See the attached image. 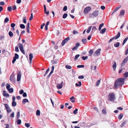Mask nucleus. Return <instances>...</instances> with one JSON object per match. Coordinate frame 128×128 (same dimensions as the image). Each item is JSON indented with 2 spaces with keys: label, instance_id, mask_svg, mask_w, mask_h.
<instances>
[{
  "label": "nucleus",
  "instance_id": "nucleus-1",
  "mask_svg": "<svg viewBox=\"0 0 128 128\" xmlns=\"http://www.w3.org/2000/svg\"><path fill=\"white\" fill-rule=\"evenodd\" d=\"M125 78H124L117 79L115 81L114 83V88L115 89H116L120 86H122L124 83V80Z\"/></svg>",
  "mask_w": 128,
  "mask_h": 128
},
{
  "label": "nucleus",
  "instance_id": "nucleus-2",
  "mask_svg": "<svg viewBox=\"0 0 128 128\" xmlns=\"http://www.w3.org/2000/svg\"><path fill=\"white\" fill-rule=\"evenodd\" d=\"M108 100L110 101L113 102L116 100L115 94L114 93L109 94L108 96Z\"/></svg>",
  "mask_w": 128,
  "mask_h": 128
},
{
  "label": "nucleus",
  "instance_id": "nucleus-3",
  "mask_svg": "<svg viewBox=\"0 0 128 128\" xmlns=\"http://www.w3.org/2000/svg\"><path fill=\"white\" fill-rule=\"evenodd\" d=\"M99 14V11L98 10L94 11L92 14L90 15V18L96 17H97Z\"/></svg>",
  "mask_w": 128,
  "mask_h": 128
},
{
  "label": "nucleus",
  "instance_id": "nucleus-4",
  "mask_svg": "<svg viewBox=\"0 0 128 128\" xmlns=\"http://www.w3.org/2000/svg\"><path fill=\"white\" fill-rule=\"evenodd\" d=\"M52 53V51L50 50H48L46 51L45 54V56L47 58H48L51 56Z\"/></svg>",
  "mask_w": 128,
  "mask_h": 128
},
{
  "label": "nucleus",
  "instance_id": "nucleus-5",
  "mask_svg": "<svg viewBox=\"0 0 128 128\" xmlns=\"http://www.w3.org/2000/svg\"><path fill=\"white\" fill-rule=\"evenodd\" d=\"M13 73L10 75V80L12 82H16V80L14 77V75L13 74Z\"/></svg>",
  "mask_w": 128,
  "mask_h": 128
},
{
  "label": "nucleus",
  "instance_id": "nucleus-6",
  "mask_svg": "<svg viewBox=\"0 0 128 128\" xmlns=\"http://www.w3.org/2000/svg\"><path fill=\"white\" fill-rule=\"evenodd\" d=\"M120 32H118V34L117 36H116L115 37L112 38L111 39H110L109 41L108 42H111L114 39V38H115L116 40L120 36Z\"/></svg>",
  "mask_w": 128,
  "mask_h": 128
},
{
  "label": "nucleus",
  "instance_id": "nucleus-7",
  "mask_svg": "<svg viewBox=\"0 0 128 128\" xmlns=\"http://www.w3.org/2000/svg\"><path fill=\"white\" fill-rule=\"evenodd\" d=\"M19 56L18 55L17 53H15L14 54V56L13 57V59L12 60V63L14 64L16 60V59L19 58Z\"/></svg>",
  "mask_w": 128,
  "mask_h": 128
},
{
  "label": "nucleus",
  "instance_id": "nucleus-8",
  "mask_svg": "<svg viewBox=\"0 0 128 128\" xmlns=\"http://www.w3.org/2000/svg\"><path fill=\"white\" fill-rule=\"evenodd\" d=\"M91 9V8L90 7H87L84 10V14H86L88 13V12H89Z\"/></svg>",
  "mask_w": 128,
  "mask_h": 128
},
{
  "label": "nucleus",
  "instance_id": "nucleus-9",
  "mask_svg": "<svg viewBox=\"0 0 128 128\" xmlns=\"http://www.w3.org/2000/svg\"><path fill=\"white\" fill-rule=\"evenodd\" d=\"M101 49L100 48H98L97 50L94 52V55L95 56H98L100 54V51Z\"/></svg>",
  "mask_w": 128,
  "mask_h": 128
},
{
  "label": "nucleus",
  "instance_id": "nucleus-10",
  "mask_svg": "<svg viewBox=\"0 0 128 128\" xmlns=\"http://www.w3.org/2000/svg\"><path fill=\"white\" fill-rule=\"evenodd\" d=\"M19 48L21 52L24 54H25V53L24 50L23 46V44H20V45L19 46Z\"/></svg>",
  "mask_w": 128,
  "mask_h": 128
},
{
  "label": "nucleus",
  "instance_id": "nucleus-11",
  "mask_svg": "<svg viewBox=\"0 0 128 128\" xmlns=\"http://www.w3.org/2000/svg\"><path fill=\"white\" fill-rule=\"evenodd\" d=\"M128 60V56H127L126 58H124L122 61L121 64L122 66H124L125 64V63Z\"/></svg>",
  "mask_w": 128,
  "mask_h": 128
},
{
  "label": "nucleus",
  "instance_id": "nucleus-12",
  "mask_svg": "<svg viewBox=\"0 0 128 128\" xmlns=\"http://www.w3.org/2000/svg\"><path fill=\"white\" fill-rule=\"evenodd\" d=\"M21 75L20 74V72L17 75V81L18 82L20 80L21 77Z\"/></svg>",
  "mask_w": 128,
  "mask_h": 128
},
{
  "label": "nucleus",
  "instance_id": "nucleus-13",
  "mask_svg": "<svg viewBox=\"0 0 128 128\" xmlns=\"http://www.w3.org/2000/svg\"><path fill=\"white\" fill-rule=\"evenodd\" d=\"M63 83V82L62 81L61 82L60 84H58L56 86L57 88L58 89H61L63 87L62 84Z\"/></svg>",
  "mask_w": 128,
  "mask_h": 128
},
{
  "label": "nucleus",
  "instance_id": "nucleus-14",
  "mask_svg": "<svg viewBox=\"0 0 128 128\" xmlns=\"http://www.w3.org/2000/svg\"><path fill=\"white\" fill-rule=\"evenodd\" d=\"M6 92L5 90H4L3 91V95L4 96H6V97H8L9 95L8 94L5 93Z\"/></svg>",
  "mask_w": 128,
  "mask_h": 128
},
{
  "label": "nucleus",
  "instance_id": "nucleus-15",
  "mask_svg": "<svg viewBox=\"0 0 128 128\" xmlns=\"http://www.w3.org/2000/svg\"><path fill=\"white\" fill-rule=\"evenodd\" d=\"M30 25V23L29 22L28 23L26 27V31L27 32H29Z\"/></svg>",
  "mask_w": 128,
  "mask_h": 128
},
{
  "label": "nucleus",
  "instance_id": "nucleus-16",
  "mask_svg": "<svg viewBox=\"0 0 128 128\" xmlns=\"http://www.w3.org/2000/svg\"><path fill=\"white\" fill-rule=\"evenodd\" d=\"M120 7L121 6H117L115 8L114 10L112 12L111 15L113 14L116 11L118 10L120 8Z\"/></svg>",
  "mask_w": 128,
  "mask_h": 128
},
{
  "label": "nucleus",
  "instance_id": "nucleus-17",
  "mask_svg": "<svg viewBox=\"0 0 128 128\" xmlns=\"http://www.w3.org/2000/svg\"><path fill=\"white\" fill-rule=\"evenodd\" d=\"M29 102L28 100V99L27 98H24L23 99L22 101V102L23 104H24L26 102Z\"/></svg>",
  "mask_w": 128,
  "mask_h": 128
},
{
  "label": "nucleus",
  "instance_id": "nucleus-18",
  "mask_svg": "<svg viewBox=\"0 0 128 128\" xmlns=\"http://www.w3.org/2000/svg\"><path fill=\"white\" fill-rule=\"evenodd\" d=\"M94 52V50H90L89 51V54H88V56H92V54Z\"/></svg>",
  "mask_w": 128,
  "mask_h": 128
},
{
  "label": "nucleus",
  "instance_id": "nucleus-19",
  "mask_svg": "<svg viewBox=\"0 0 128 128\" xmlns=\"http://www.w3.org/2000/svg\"><path fill=\"white\" fill-rule=\"evenodd\" d=\"M127 122L126 120H125L121 124L120 126L121 127H122L124 126L126 124Z\"/></svg>",
  "mask_w": 128,
  "mask_h": 128
},
{
  "label": "nucleus",
  "instance_id": "nucleus-20",
  "mask_svg": "<svg viewBox=\"0 0 128 128\" xmlns=\"http://www.w3.org/2000/svg\"><path fill=\"white\" fill-rule=\"evenodd\" d=\"M116 62H114V64L112 66L113 68V70L114 71H115L116 70Z\"/></svg>",
  "mask_w": 128,
  "mask_h": 128
},
{
  "label": "nucleus",
  "instance_id": "nucleus-21",
  "mask_svg": "<svg viewBox=\"0 0 128 128\" xmlns=\"http://www.w3.org/2000/svg\"><path fill=\"white\" fill-rule=\"evenodd\" d=\"M125 13V10H122L120 12V15L123 16Z\"/></svg>",
  "mask_w": 128,
  "mask_h": 128
},
{
  "label": "nucleus",
  "instance_id": "nucleus-22",
  "mask_svg": "<svg viewBox=\"0 0 128 128\" xmlns=\"http://www.w3.org/2000/svg\"><path fill=\"white\" fill-rule=\"evenodd\" d=\"M20 28L22 29H24L25 28V26L24 24H20Z\"/></svg>",
  "mask_w": 128,
  "mask_h": 128
},
{
  "label": "nucleus",
  "instance_id": "nucleus-23",
  "mask_svg": "<svg viewBox=\"0 0 128 128\" xmlns=\"http://www.w3.org/2000/svg\"><path fill=\"white\" fill-rule=\"evenodd\" d=\"M78 83H78H76L75 84L76 86H80L82 85L81 82L80 81H79L78 82Z\"/></svg>",
  "mask_w": 128,
  "mask_h": 128
},
{
  "label": "nucleus",
  "instance_id": "nucleus-24",
  "mask_svg": "<svg viewBox=\"0 0 128 128\" xmlns=\"http://www.w3.org/2000/svg\"><path fill=\"white\" fill-rule=\"evenodd\" d=\"M128 39V37H126L122 43V45H124L125 44L126 42Z\"/></svg>",
  "mask_w": 128,
  "mask_h": 128
},
{
  "label": "nucleus",
  "instance_id": "nucleus-25",
  "mask_svg": "<svg viewBox=\"0 0 128 128\" xmlns=\"http://www.w3.org/2000/svg\"><path fill=\"white\" fill-rule=\"evenodd\" d=\"M100 80L101 79H100L96 82V86H98L100 83Z\"/></svg>",
  "mask_w": 128,
  "mask_h": 128
},
{
  "label": "nucleus",
  "instance_id": "nucleus-26",
  "mask_svg": "<svg viewBox=\"0 0 128 128\" xmlns=\"http://www.w3.org/2000/svg\"><path fill=\"white\" fill-rule=\"evenodd\" d=\"M124 76L125 78V79L126 78L128 77V72H125L124 74Z\"/></svg>",
  "mask_w": 128,
  "mask_h": 128
},
{
  "label": "nucleus",
  "instance_id": "nucleus-27",
  "mask_svg": "<svg viewBox=\"0 0 128 128\" xmlns=\"http://www.w3.org/2000/svg\"><path fill=\"white\" fill-rule=\"evenodd\" d=\"M120 45V42H118L114 44V46L118 48L119 47Z\"/></svg>",
  "mask_w": 128,
  "mask_h": 128
},
{
  "label": "nucleus",
  "instance_id": "nucleus-28",
  "mask_svg": "<svg viewBox=\"0 0 128 128\" xmlns=\"http://www.w3.org/2000/svg\"><path fill=\"white\" fill-rule=\"evenodd\" d=\"M123 114H120L118 116V118L119 120H121L122 118Z\"/></svg>",
  "mask_w": 128,
  "mask_h": 128
},
{
  "label": "nucleus",
  "instance_id": "nucleus-29",
  "mask_svg": "<svg viewBox=\"0 0 128 128\" xmlns=\"http://www.w3.org/2000/svg\"><path fill=\"white\" fill-rule=\"evenodd\" d=\"M22 21L23 23L24 24H26V17L24 16L23 17V18L22 19Z\"/></svg>",
  "mask_w": 128,
  "mask_h": 128
},
{
  "label": "nucleus",
  "instance_id": "nucleus-30",
  "mask_svg": "<svg viewBox=\"0 0 128 128\" xmlns=\"http://www.w3.org/2000/svg\"><path fill=\"white\" fill-rule=\"evenodd\" d=\"M97 29V28L96 26H94L92 28V31L91 32H94Z\"/></svg>",
  "mask_w": 128,
  "mask_h": 128
},
{
  "label": "nucleus",
  "instance_id": "nucleus-31",
  "mask_svg": "<svg viewBox=\"0 0 128 128\" xmlns=\"http://www.w3.org/2000/svg\"><path fill=\"white\" fill-rule=\"evenodd\" d=\"M20 117V111L17 112L16 113V118L18 119Z\"/></svg>",
  "mask_w": 128,
  "mask_h": 128
},
{
  "label": "nucleus",
  "instance_id": "nucleus-32",
  "mask_svg": "<svg viewBox=\"0 0 128 128\" xmlns=\"http://www.w3.org/2000/svg\"><path fill=\"white\" fill-rule=\"evenodd\" d=\"M104 25V24L103 23H102L100 25L98 28V30H100L102 27Z\"/></svg>",
  "mask_w": 128,
  "mask_h": 128
},
{
  "label": "nucleus",
  "instance_id": "nucleus-33",
  "mask_svg": "<svg viewBox=\"0 0 128 128\" xmlns=\"http://www.w3.org/2000/svg\"><path fill=\"white\" fill-rule=\"evenodd\" d=\"M16 103L15 101H12V106H16Z\"/></svg>",
  "mask_w": 128,
  "mask_h": 128
},
{
  "label": "nucleus",
  "instance_id": "nucleus-34",
  "mask_svg": "<svg viewBox=\"0 0 128 128\" xmlns=\"http://www.w3.org/2000/svg\"><path fill=\"white\" fill-rule=\"evenodd\" d=\"M17 122L18 124L20 125L21 123V121L20 119H18L17 120Z\"/></svg>",
  "mask_w": 128,
  "mask_h": 128
},
{
  "label": "nucleus",
  "instance_id": "nucleus-35",
  "mask_svg": "<svg viewBox=\"0 0 128 128\" xmlns=\"http://www.w3.org/2000/svg\"><path fill=\"white\" fill-rule=\"evenodd\" d=\"M40 111L39 110H37L36 112V115L38 116H40Z\"/></svg>",
  "mask_w": 128,
  "mask_h": 128
},
{
  "label": "nucleus",
  "instance_id": "nucleus-36",
  "mask_svg": "<svg viewBox=\"0 0 128 128\" xmlns=\"http://www.w3.org/2000/svg\"><path fill=\"white\" fill-rule=\"evenodd\" d=\"M6 86L7 89L8 90V89H9L10 87V86L9 84L7 83L6 84Z\"/></svg>",
  "mask_w": 128,
  "mask_h": 128
},
{
  "label": "nucleus",
  "instance_id": "nucleus-37",
  "mask_svg": "<svg viewBox=\"0 0 128 128\" xmlns=\"http://www.w3.org/2000/svg\"><path fill=\"white\" fill-rule=\"evenodd\" d=\"M102 112L103 113V114H104L105 115H106L107 114V112L106 111L105 109H103L102 110Z\"/></svg>",
  "mask_w": 128,
  "mask_h": 128
},
{
  "label": "nucleus",
  "instance_id": "nucleus-38",
  "mask_svg": "<svg viewBox=\"0 0 128 128\" xmlns=\"http://www.w3.org/2000/svg\"><path fill=\"white\" fill-rule=\"evenodd\" d=\"M8 90L10 93H12L14 91L13 89L12 88H10L9 89H8Z\"/></svg>",
  "mask_w": 128,
  "mask_h": 128
},
{
  "label": "nucleus",
  "instance_id": "nucleus-39",
  "mask_svg": "<svg viewBox=\"0 0 128 128\" xmlns=\"http://www.w3.org/2000/svg\"><path fill=\"white\" fill-rule=\"evenodd\" d=\"M4 104L6 109H8V108H9V107L8 104Z\"/></svg>",
  "mask_w": 128,
  "mask_h": 128
},
{
  "label": "nucleus",
  "instance_id": "nucleus-40",
  "mask_svg": "<svg viewBox=\"0 0 128 128\" xmlns=\"http://www.w3.org/2000/svg\"><path fill=\"white\" fill-rule=\"evenodd\" d=\"M9 20L8 18L6 17L5 18L4 20V22L5 23H6Z\"/></svg>",
  "mask_w": 128,
  "mask_h": 128
},
{
  "label": "nucleus",
  "instance_id": "nucleus-41",
  "mask_svg": "<svg viewBox=\"0 0 128 128\" xmlns=\"http://www.w3.org/2000/svg\"><path fill=\"white\" fill-rule=\"evenodd\" d=\"M87 40L86 39H82V42L83 44H85L87 42Z\"/></svg>",
  "mask_w": 128,
  "mask_h": 128
},
{
  "label": "nucleus",
  "instance_id": "nucleus-42",
  "mask_svg": "<svg viewBox=\"0 0 128 128\" xmlns=\"http://www.w3.org/2000/svg\"><path fill=\"white\" fill-rule=\"evenodd\" d=\"M68 14H67L64 13L63 15L62 18H66Z\"/></svg>",
  "mask_w": 128,
  "mask_h": 128
},
{
  "label": "nucleus",
  "instance_id": "nucleus-43",
  "mask_svg": "<svg viewBox=\"0 0 128 128\" xmlns=\"http://www.w3.org/2000/svg\"><path fill=\"white\" fill-rule=\"evenodd\" d=\"M80 56V55L79 54H76L75 56L74 60H76Z\"/></svg>",
  "mask_w": 128,
  "mask_h": 128
},
{
  "label": "nucleus",
  "instance_id": "nucleus-44",
  "mask_svg": "<svg viewBox=\"0 0 128 128\" xmlns=\"http://www.w3.org/2000/svg\"><path fill=\"white\" fill-rule=\"evenodd\" d=\"M12 9V7L11 6H9L7 8L8 10L10 12H11Z\"/></svg>",
  "mask_w": 128,
  "mask_h": 128
},
{
  "label": "nucleus",
  "instance_id": "nucleus-45",
  "mask_svg": "<svg viewBox=\"0 0 128 128\" xmlns=\"http://www.w3.org/2000/svg\"><path fill=\"white\" fill-rule=\"evenodd\" d=\"M70 39V38L69 37H68L64 39V40L66 42H68Z\"/></svg>",
  "mask_w": 128,
  "mask_h": 128
},
{
  "label": "nucleus",
  "instance_id": "nucleus-46",
  "mask_svg": "<svg viewBox=\"0 0 128 128\" xmlns=\"http://www.w3.org/2000/svg\"><path fill=\"white\" fill-rule=\"evenodd\" d=\"M29 59H32V58L33 57V54L31 53H30L29 54Z\"/></svg>",
  "mask_w": 128,
  "mask_h": 128
},
{
  "label": "nucleus",
  "instance_id": "nucleus-47",
  "mask_svg": "<svg viewBox=\"0 0 128 128\" xmlns=\"http://www.w3.org/2000/svg\"><path fill=\"white\" fill-rule=\"evenodd\" d=\"M88 56H83L82 57V58L84 60H85L88 58Z\"/></svg>",
  "mask_w": 128,
  "mask_h": 128
},
{
  "label": "nucleus",
  "instance_id": "nucleus-48",
  "mask_svg": "<svg viewBox=\"0 0 128 128\" xmlns=\"http://www.w3.org/2000/svg\"><path fill=\"white\" fill-rule=\"evenodd\" d=\"M65 67L66 68L68 69H70L72 68V67L71 66L68 65H66Z\"/></svg>",
  "mask_w": 128,
  "mask_h": 128
},
{
  "label": "nucleus",
  "instance_id": "nucleus-49",
  "mask_svg": "<svg viewBox=\"0 0 128 128\" xmlns=\"http://www.w3.org/2000/svg\"><path fill=\"white\" fill-rule=\"evenodd\" d=\"M67 6H65L63 8V10L64 11H65L67 10Z\"/></svg>",
  "mask_w": 128,
  "mask_h": 128
},
{
  "label": "nucleus",
  "instance_id": "nucleus-50",
  "mask_svg": "<svg viewBox=\"0 0 128 128\" xmlns=\"http://www.w3.org/2000/svg\"><path fill=\"white\" fill-rule=\"evenodd\" d=\"M84 66L83 65H78L77 66V67L78 68H84Z\"/></svg>",
  "mask_w": 128,
  "mask_h": 128
},
{
  "label": "nucleus",
  "instance_id": "nucleus-51",
  "mask_svg": "<svg viewBox=\"0 0 128 128\" xmlns=\"http://www.w3.org/2000/svg\"><path fill=\"white\" fill-rule=\"evenodd\" d=\"M92 26H90L86 32H90L92 28Z\"/></svg>",
  "mask_w": 128,
  "mask_h": 128
},
{
  "label": "nucleus",
  "instance_id": "nucleus-52",
  "mask_svg": "<svg viewBox=\"0 0 128 128\" xmlns=\"http://www.w3.org/2000/svg\"><path fill=\"white\" fill-rule=\"evenodd\" d=\"M25 126H26L27 127V128H29L30 126V123H26L25 124Z\"/></svg>",
  "mask_w": 128,
  "mask_h": 128
},
{
  "label": "nucleus",
  "instance_id": "nucleus-53",
  "mask_svg": "<svg viewBox=\"0 0 128 128\" xmlns=\"http://www.w3.org/2000/svg\"><path fill=\"white\" fill-rule=\"evenodd\" d=\"M16 25L14 23H12L11 24V26L12 28H14Z\"/></svg>",
  "mask_w": 128,
  "mask_h": 128
},
{
  "label": "nucleus",
  "instance_id": "nucleus-54",
  "mask_svg": "<svg viewBox=\"0 0 128 128\" xmlns=\"http://www.w3.org/2000/svg\"><path fill=\"white\" fill-rule=\"evenodd\" d=\"M15 51L16 52H18L19 51L18 48V46H16L15 47Z\"/></svg>",
  "mask_w": 128,
  "mask_h": 128
},
{
  "label": "nucleus",
  "instance_id": "nucleus-55",
  "mask_svg": "<svg viewBox=\"0 0 128 128\" xmlns=\"http://www.w3.org/2000/svg\"><path fill=\"white\" fill-rule=\"evenodd\" d=\"M44 12L45 14H46L47 15H48L49 14V11L46 12V10H44Z\"/></svg>",
  "mask_w": 128,
  "mask_h": 128
},
{
  "label": "nucleus",
  "instance_id": "nucleus-56",
  "mask_svg": "<svg viewBox=\"0 0 128 128\" xmlns=\"http://www.w3.org/2000/svg\"><path fill=\"white\" fill-rule=\"evenodd\" d=\"M106 30V28H105L100 30V32H105Z\"/></svg>",
  "mask_w": 128,
  "mask_h": 128
},
{
  "label": "nucleus",
  "instance_id": "nucleus-57",
  "mask_svg": "<svg viewBox=\"0 0 128 128\" xmlns=\"http://www.w3.org/2000/svg\"><path fill=\"white\" fill-rule=\"evenodd\" d=\"M78 110L77 108H76L75 110L73 111V113L75 114H76L77 113V111H78Z\"/></svg>",
  "mask_w": 128,
  "mask_h": 128
},
{
  "label": "nucleus",
  "instance_id": "nucleus-58",
  "mask_svg": "<svg viewBox=\"0 0 128 128\" xmlns=\"http://www.w3.org/2000/svg\"><path fill=\"white\" fill-rule=\"evenodd\" d=\"M16 8V5H14L12 6V9L13 10H15Z\"/></svg>",
  "mask_w": 128,
  "mask_h": 128
},
{
  "label": "nucleus",
  "instance_id": "nucleus-59",
  "mask_svg": "<svg viewBox=\"0 0 128 128\" xmlns=\"http://www.w3.org/2000/svg\"><path fill=\"white\" fill-rule=\"evenodd\" d=\"M51 62H52L53 64H55L57 63V61L56 60H52L51 61Z\"/></svg>",
  "mask_w": 128,
  "mask_h": 128
},
{
  "label": "nucleus",
  "instance_id": "nucleus-60",
  "mask_svg": "<svg viewBox=\"0 0 128 128\" xmlns=\"http://www.w3.org/2000/svg\"><path fill=\"white\" fill-rule=\"evenodd\" d=\"M8 35L12 37L13 36V32H8Z\"/></svg>",
  "mask_w": 128,
  "mask_h": 128
},
{
  "label": "nucleus",
  "instance_id": "nucleus-61",
  "mask_svg": "<svg viewBox=\"0 0 128 128\" xmlns=\"http://www.w3.org/2000/svg\"><path fill=\"white\" fill-rule=\"evenodd\" d=\"M6 110L7 112L8 113L10 112L12 110L10 108L8 109H6Z\"/></svg>",
  "mask_w": 128,
  "mask_h": 128
},
{
  "label": "nucleus",
  "instance_id": "nucleus-62",
  "mask_svg": "<svg viewBox=\"0 0 128 128\" xmlns=\"http://www.w3.org/2000/svg\"><path fill=\"white\" fill-rule=\"evenodd\" d=\"M78 78L79 79H83L84 78V77L83 76H79Z\"/></svg>",
  "mask_w": 128,
  "mask_h": 128
},
{
  "label": "nucleus",
  "instance_id": "nucleus-63",
  "mask_svg": "<svg viewBox=\"0 0 128 128\" xmlns=\"http://www.w3.org/2000/svg\"><path fill=\"white\" fill-rule=\"evenodd\" d=\"M24 97H26L27 96V94L25 92H24L23 93V94L22 95Z\"/></svg>",
  "mask_w": 128,
  "mask_h": 128
},
{
  "label": "nucleus",
  "instance_id": "nucleus-64",
  "mask_svg": "<svg viewBox=\"0 0 128 128\" xmlns=\"http://www.w3.org/2000/svg\"><path fill=\"white\" fill-rule=\"evenodd\" d=\"M4 125L5 126H6V127H5V128H9V126L8 124H4Z\"/></svg>",
  "mask_w": 128,
  "mask_h": 128
}]
</instances>
